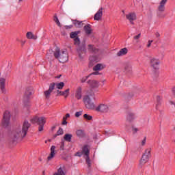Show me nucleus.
I'll return each mask as SVG.
<instances>
[{
	"label": "nucleus",
	"mask_w": 175,
	"mask_h": 175,
	"mask_svg": "<svg viewBox=\"0 0 175 175\" xmlns=\"http://www.w3.org/2000/svg\"><path fill=\"white\" fill-rule=\"evenodd\" d=\"M31 128V124L28 120H25L22 126L16 127L11 132L9 135L8 142L11 146H16L17 141L21 139H24L28 133V130Z\"/></svg>",
	"instance_id": "f257e3e1"
},
{
	"label": "nucleus",
	"mask_w": 175,
	"mask_h": 175,
	"mask_svg": "<svg viewBox=\"0 0 175 175\" xmlns=\"http://www.w3.org/2000/svg\"><path fill=\"white\" fill-rule=\"evenodd\" d=\"M79 33H80V31H72L70 33V39L74 40L75 46H78L77 51L79 54V57L83 58V56L81 55V52L83 51V53H85V51H87V49H85V41H83L81 43L80 38H79Z\"/></svg>",
	"instance_id": "f03ea898"
},
{
	"label": "nucleus",
	"mask_w": 175,
	"mask_h": 175,
	"mask_svg": "<svg viewBox=\"0 0 175 175\" xmlns=\"http://www.w3.org/2000/svg\"><path fill=\"white\" fill-rule=\"evenodd\" d=\"M53 55L55 58L62 64H65V62H68L69 59V57L68 56V52L66 51H61V49L58 47H57L53 52Z\"/></svg>",
	"instance_id": "7ed1b4c3"
},
{
	"label": "nucleus",
	"mask_w": 175,
	"mask_h": 175,
	"mask_svg": "<svg viewBox=\"0 0 175 175\" xmlns=\"http://www.w3.org/2000/svg\"><path fill=\"white\" fill-rule=\"evenodd\" d=\"M151 158V148H147L145 150L144 152L142 154L141 159L139 160V167L142 169Z\"/></svg>",
	"instance_id": "20e7f679"
},
{
	"label": "nucleus",
	"mask_w": 175,
	"mask_h": 175,
	"mask_svg": "<svg viewBox=\"0 0 175 175\" xmlns=\"http://www.w3.org/2000/svg\"><path fill=\"white\" fill-rule=\"evenodd\" d=\"M83 154L85 156V161L88 164V167H91V160L90 159V149H88V146L85 145L82 149V152H77V157H82Z\"/></svg>",
	"instance_id": "39448f33"
},
{
	"label": "nucleus",
	"mask_w": 175,
	"mask_h": 175,
	"mask_svg": "<svg viewBox=\"0 0 175 175\" xmlns=\"http://www.w3.org/2000/svg\"><path fill=\"white\" fill-rule=\"evenodd\" d=\"M31 122L32 124H38L39 125L38 131L39 132H42L43 131V128L44 126V124H46V118L45 117H38L31 119Z\"/></svg>",
	"instance_id": "423d86ee"
},
{
	"label": "nucleus",
	"mask_w": 175,
	"mask_h": 175,
	"mask_svg": "<svg viewBox=\"0 0 175 175\" xmlns=\"http://www.w3.org/2000/svg\"><path fill=\"white\" fill-rule=\"evenodd\" d=\"M10 122V111H5L3 113V120L1 122L2 129H3V128L5 129L8 128V126H9Z\"/></svg>",
	"instance_id": "0eeeda50"
},
{
	"label": "nucleus",
	"mask_w": 175,
	"mask_h": 175,
	"mask_svg": "<svg viewBox=\"0 0 175 175\" xmlns=\"http://www.w3.org/2000/svg\"><path fill=\"white\" fill-rule=\"evenodd\" d=\"M83 103L86 109H88V110H94L95 109V104L91 100L90 95H86L83 97Z\"/></svg>",
	"instance_id": "6e6552de"
},
{
	"label": "nucleus",
	"mask_w": 175,
	"mask_h": 175,
	"mask_svg": "<svg viewBox=\"0 0 175 175\" xmlns=\"http://www.w3.org/2000/svg\"><path fill=\"white\" fill-rule=\"evenodd\" d=\"M150 62L151 68L154 69V70H158V69H159V64H161V61H159V59L152 57L150 59Z\"/></svg>",
	"instance_id": "1a4fd4ad"
},
{
	"label": "nucleus",
	"mask_w": 175,
	"mask_h": 175,
	"mask_svg": "<svg viewBox=\"0 0 175 175\" xmlns=\"http://www.w3.org/2000/svg\"><path fill=\"white\" fill-rule=\"evenodd\" d=\"M96 111H100L101 113H107L109 111V105L105 104H100L96 108Z\"/></svg>",
	"instance_id": "9d476101"
},
{
	"label": "nucleus",
	"mask_w": 175,
	"mask_h": 175,
	"mask_svg": "<svg viewBox=\"0 0 175 175\" xmlns=\"http://www.w3.org/2000/svg\"><path fill=\"white\" fill-rule=\"evenodd\" d=\"M54 88H55V83H51L49 85V89L44 92L46 99L50 98V94L53 92Z\"/></svg>",
	"instance_id": "9b49d317"
},
{
	"label": "nucleus",
	"mask_w": 175,
	"mask_h": 175,
	"mask_svg": "<svg viewBox=\"0 0 175 175\" xmlns=\"http://www.w3.org/2000/svg\"><path fill=\"white\" fill-rule=\"evenodd\" d=\"M31 95H32V88H28L26 89V91L25 92V95L23 97L24 102H27V100H29Z\"/></svg>",
	"instance_id": "f8f14e48"
},
{
	"label": "nucleus",
	"mask_w": 175,
	"mask_h": 175,
	"mask_svg": "<svg viewBox=\"0 0 175 175\" xmlns=\"http://www.w3.org/2000/svg\"><path fill=\"white\" fill-rule=\"evenodd\" d=\"M103 16V8H100L98 12L95 14L94 19L96 21H99L102 18V16Z\"/></svg>",
	"instance_id": "ddd939ff"
},
{
	"label": "nucleus",
	"mask_w": 175,
	"mask_h": 175,
	"mask_svg": "<svg viewBox=\"0 0 175 175\" xmlns=\"http://www.w3.org/2000/svg\"><path fill=\"white\" fill-rule=\"evenodd\" d=\"M126 18L130 21L131 24H134L133 21L136 20V14L135 13H129L126 15Z\"/></svg>",
	"instance_id": "4468645a"
},
{
	"label": "nucleus",
	"mask_w": 175,
	"mask_h": 175,
	"mask_svg": "<svg viewBox=\"0 0 175 175\" xmlns=\"http://www.w3.org/2000/svg\"><path fill=\"white\" fill-rule=\"evenodd\" d=\"M88 51L90 53H92L93 54H96L99 52V49L98 48L95 47L93 44H88Z\"/></svg>",
	"instance_id": "2eb2a0df"
},
{
	"label": "nucleus",
	"mask_w": 175,
	"mask_h": 175,
	"mask_svg": "<svg viewBox=\"0 0 175 175\" xmlns=\"http://www.w3.org/2000/svg\"><path fill=\"white\" fill-rule=\"evenodd\" d=\"M83 97V93H82V89L81 87H78L76 92H75V98L78 100H80L81 98Z\"/></svg>",
	"instance_id": "dca6fc26"
},
{
	"label": "nucleus",
	"mask_w": 175,
	"mask_h": 175,
	"mask_svg": "<svg viewBox=\"0 0 175 175\" xmlns=\"http://www.w3.org/2000/svg\"><path fill=\"white\" fill-rule=\"evenodd\" d=\"M88 84L91 87V88H98L99 87V82L95 80L88 81Z\"/></svg>",
	"instance_id": "f3484780"
},
{
	"label": "nucleus",
	"mask_w": 175,
	"mask_h": 175,
	"mask_svg": "<svg viewBox=\"0 0 175 175\" xmlns=\"http://www.w3.org/2000/svg\"><path fill=\"white\" fill-rule=\"evenodd\" d=\"M6 83V79L5 78H0V89L3 94H5V84Z\"/></svg>",
	"instance_id": "a211bd4d"
},
{
	"label": "nucleus",
	"mask_w": 175,
	"mask_h": 175,
	"mask_svg": "<svg viewBox=\"0 0 175 175\" xmlns=\"http://www.w3.org/2000/svg\"><path fill=\"white\" fill-rule=\"evenodd\" d=\"M55 156V146H52L51 148V154L48 157V161H51L53 158Z\"/></svg>",
	"instance_id": "6ab92c4d"
},
{
	"label": "nucleus",
	"mask_w": 175,
	"mask_h": 175,
	"mask_svg": "<svg viewBox=\"0 0 175 175\" xmlns=\"http://www.w3.org/2000/svg\"><path fill=\"white\" fill-rule=\"evenodd\" d=\"M162 105V96H156V109L159 110V107Z\"/></svg>",
	"instance_id": "aec40b11"
},
{
	"label": "nucleus",
	"mask_w": 175,
	"mask_h": 175,
	"mask_svg": "<svg viewBox=\"0 0 175 175\" xmlns=\"http://www.w3.org/2000/svg\"><path fill=\"white\" fill-rule=\"evenodd\" d=\"M167 2V0H161L158 8L159 12H165V5H166Z\"/></svg>",
	"instance_id": "412c9836"
},
{
	"label": "nucleus",
	"mask_w": 175,
	"mask_h": 175,
	"mask_svg": "<svg viewBox=\"0 0 175 175\" xmlns=\"http://www.w3.org/2000/svg\"><path fill=\"white\" fill-rule=\"evenodd\" d=\"M72 22L74 24L75 27H76L77 28H82L83 25H84L83 21H80L78 20H72Z\"/></svg>",
	"instance_id": "4be33fe9"
},
{
	"label": "nucleus",
	"mask_w": 175,
	"mask_h": 175,
	"mask_svg": "<svg viewBox=\"0 0 175 175\" xmlns=\"http://www.w3.org/2000/svg\"><path fill=\"white\" fill-rule=\"evenodd\" d=\"M83 29L86 35H91L92 33V29H91V25L90 24L85 25Z\"/></svg>",
	"instance_id": "5701e85b"
},
{
	"label": "nucleus",
	"mask_w": 175,
	"mask_h": 175,
	"mask_svg": "<svg viewBox=\"0 0 175 175\" xmlns=\"http://www.w3.org/2000/svg\"><path fill=\"white\" fill-rule=\"evenodd\" d=\"M105 68H106V66H105L103 64H98L94 66L93 70L94 72H96L98 70H102L103 69H105Z\"/></svg>",
	"instance_id": "b1692460"
},
{
	"label": "nucleus",
	"mask_w": 175,
	"mask_h": 175,
	"mask_svg": "<svg viewBox=\"0 0 175 175\" xmlns=\"http://www.w3.org/2000/svg\"><path fill=\"white\" fill-rule=\"evenodd\" d=\"M126 54H128V49H126V48H123V49H120V51H118L117 53L118 57H121V56L125 55Z\"/></svg>",
	"instance_id": "393cba45"
},
{
	"label": "nucleus",
	"mask_w": 175,
	"mask_h": 175,
	"mask_svg": "<svg viewBox=\"0 0 175 175\" xmlns=\"http://www.w3.org/2000/svg\"><path fill=\"white\" fill-rule=\"evenodd\" d=\"M133 120H135V113L129 112L127 115L126 121L128 122H132Z\"/></svg>",
	"instance_id": "a878e982"
},
{
	"label": "nucleus",
	"mask_w": 175,
	"mask_h": 175,
	"mask_svg": "<svg viewBox=\"0 0 175 175\" xmlns=\"http://www.w3.org/2000/svg\"><path fill=\"white\" fill-rule=\"evenodd\" d=\"M72 137H73V135L69 133H66L64 136V140L66 142H68V143H70V142H72Z\"/></svg>",
	"instance_id": "bb28decb"
},
{
	"label": "nucleus",
	"mask_w": 175,
	"mask_h": 175,
	"mask_svg": "<svg viewBox=\"0 0 175 175\" xmlns=\"http://www.w3.org/2000/svg\"><path fill=\"white\" fill-rule=\"evenodd\" d=\"M26 36L27 39H33L34 40H36V39H38V36L33 35V33L31 31L27 32Z\"/></svg>",
	"instance_id": "cd10ccee"
},
{
	"label": "nucleus",
	"mask_w": 175,
	"mask_h": 175,
	"mask_svg": "<svg viewBox=\"0 0 175 175\" xmlns=\"http://www.w3.org/2000/svg\"><path fill=\"white\" fill-rule=\"evenodd\" d=\"M76 135L78 137H84L85 136V133H84V131L83 130H77Z\"/></svg>",
	"instance_id": "c85d7f7f"
},
{
	"label": "nucleus",
	"mask_w": 175,
	"mask_h": 175,
	"mask_svg": "<svg viewBox=\"0 0 175 175\" xmlns=\"http://www.w3.org/2000/svg\"><path fill=\"white\" fill-rule=\"evenodd\" d=\"M124 70L126 73H129L130 72H132V66L129 64H125Z\"/></svg>",
	"instance_id": "c756f323"
},
{
	"label": "nucleus",
	"mask_w": 175,
	"mask_h": 175,
	"mask_svg": "<svg viewBox=\"0 0 175 175\" xmlns=\"http://www.w3.org/2000/svg\"><path fill=\"white\" fill-rule=\"evenodd\" d=\"M59 95L61 96H64V98H68V96H69V89H67L64 92H59Z\"/></svg>",
	"instance_id": "7c9ffc66"
},
{
	"label": "nucleus",
	"mask_w": 175,
	"mask_h": 175,
	"mask_svg": "<svg viewBox=\"0 0 175 175\" xmlns=\"http://www.w3.org/2000/svg\"><path fill=\"white\" fill-rule=\"evenodd\" d=\"M55 85H56L58 90H62L65 86V83L64 82H60L59 83H55Z\"/></svg>",
	"instance_id": "2f4dec72"
},
{
	"label": "nucleus",
	"mask_w": 175,
	"mask_h": 175,
	"mask_svg": "<svg viewBox=\"0 0 175 175\" xmlns=\"http://www.w3.org/2000/svg\"><path fill=\"white\" fill-rule=\"evenodd\" d=\"M53 21H55V23H56L58 27H61V22H59V20L58 19V16H57V14H55Z\"/></svg>",
	"instance_id": "473e14b6"
},
{
	"label": "nucleus",
	"mask_w": 175,
	"mask_h": 175,
	"mask_svg": "<svg viewBox=\"0 0 175 175\" xmlns=\"http://www.w3.org/2000/svg\"><path fill=\"white\" fill-rule=\"evenodd\" d=\"M61 135H64V129L62 128L59 127V130L57 131V134L54 135V137H56L57 136H59Z\"/></svg>",
	"instance_id": "72a5a7b5"
},
{
	"label": "nucleus",
	"mask_w": 175,
	"mask_h": 175,
	"mask_svg": "<svg viewBox=\"0 0 175 175\" xmlns=\"http://www.w3.org/2000/svg\"><path fill=\"white\" fill-rule=\"evenodd\" d=\"M46 56L49 59H51V57H53V49H49L47 51Z\"/></svg>",
	"instance_id": "f704fd0d"
},
{
	"label": "nucleus",
	"mask_w": 175,
	"mask_h": 175,
	"mask_svg": "<svg viewBox=\"0 0 175 175\" xmlns=\"http://www.w3.org/2000/svg\"><path fill=\"white\" fill-rule=\"evenodd\" d=\"M83 118H85V120H88V121H91V120H92V116L85 113L83 115Z\"/></svg>",
	"instance_id": "c9c22d12"
},
{
	"label": "nucleus",
	"mask_w": 175,
	"mask_h": 175,
	"mask_svg": "<svg viewBox=\"0 0 175 175\" xmlns=\"http://www.w3.org/2000/svg\"><path fill=\"white\" fill-rule=\"evenodd\" d=\"M90 75L86 76V77H83L81 79V83H85V81H87V80H88V79L90 78Z\"/></svg>",
	"instance_id": "e433bc0d"
},
{
	"label": "nucleus",
	"mask_w": 175,
	"mask_h": 175,
	"mask_svg": "<svg viewBox=\"0 0 175 175\" xmlns=\"http://www.w3.org/2000/svg\"><path fill=\"white\" fill-rule=\"evenodd\" d=\"M57 174H59V175H65V172H64V170H62V167L58 169Z\"/></svg>",
	"instance_id": "4c0bfd02"
},
{
	"label": "nucleus",
	"mask_w": 175,
	"mask_h": 175,
	"mask_svg": "<svg viewBox=\"0 0 175 175\" xmlns=\"http://www.w3.org/2000/svg\"><path fill=\"white\" fill-rule=\"evenodd\" d=\"M141 37H142V33H139L138 35L135 36L133 37V40H139V38H141Z\"/></svg>",
	"instance_id": "58836bf2"
},
{
	"label": "nucleus",
	"mask_w": 175,
	"mask_h": 175,
	"mask_svg": "<svg viewBox=\"0 0 175 175\" xmlns=\"http://www.w3.org/2000/svg\"><path fill=\"white\" fill-rule=\"evenodd\" d=\"M83 114V111H79L75 113V117L79 118Z\"/></svg>",
	"instance_id": "ea45409f"
},
{
	"label": "nucleus",
	"mask_w": 175,
	"mask_h": 175,
	"mask_svg": "<svg viewBox=\"0 0 175 175\" xmlns=\"http://www.w3.org/2000/svg\"><path fill=\"white\" fill-rule=\"evenodd\" d=\"M65 28H66V29H71V28H73V25H66Z\"/></svg>",
	"instance_id": "a19ab883"
},
{
	"label": "nucleus",
	"mask_w": 175,
	"mask_h": 175,
	"mask_svg": "<svg viewBox=\"0 0 175 175\" xmlns=\"http://www.w3.org/2000/svg\"><path fill=\"white\" fill-rule=\"evenodd\" d=\"M65 147V143L64 142H61L60 149L64 150V148Z\"/></svg>",
	"instance_id": "79ce46f5"
},
{
	"label": "nucleus",
	"mask_w": 175,
	"mask_h": 175,
	"mask_svg": "<svg viewBox=\"0 0 175 175\" xmlns=\"http://www.w3.org/2000/svg\"><path fill=\"white\" fill-rule=\"evenodd\" d=\"M146 137H144V139L142 142V146H145L146 145Z\"/></svg>",
	"instance_id": "37998d69"
},
{
	"label": "nucleus",
	"mask_w": 175,
	"mask_h": 175,
	"mask_svg": "<svg viewBox=\"0 0 175 175\" xmlns=\"http://www.w3.org/2000/svg\"><path fill=\"white\" fill-rule=\"evenodd\" d=\"M158 17H159L160 18H165V14L159 13Z\"/></svg>",
	"instance_id": "c03bdc74"
},
{
	"label": "nucleus",
	"mask_w": 175,
	"mask_h": 175,
	"mask_svg": "<svg viewBox=\"0 0 175 175\" xmlns=\"http://www.w3.org/2000/svg\"><path fill=\"white\" fill-rule=\"evenodd\" d=\"M92 75H99V72H98V71H95V72H94L93 73H91L90 75H89L90 76H92Z\"/></svg>",
	"instance_id": "a18cd8bd"
},
{
	"label": "nucleus",
	"mask_w": 175,
	"mask_h": 175,
	"mask_svg": "<svg viewBox=\"0 0 175 175\" xmlns=\"http://www.w3.org/2000/svg\"><path fill=\"white\" fill-rule=\"evenodd\" d=\"M69 117H70V114L69 113H66V117H64V120H68V118H69Z\"/></svg>",
	"instance_id": "49530a36"
},
{
	"label": "nucleus",
	"mask_w": 175,
	"mask_h": 175,
	"mask_svg": "<svg viewBox=\"0 0 175 175\" xmlns=\"http://www.w3.org/2000/svg\"><path fill=\"white\" fill-rule=\"evenodd\" d=\"M62 124V125H66L68 124L66 119H64V118H63V122Z\"/></svg>",
	"instance_id": "de8ad7c7"
},
{
	"label": "nucleus",
	"mask_w": 175,
	"mask_h": 175,
	"mask_svg": "<svg viewBox=\"0 0 175 175\" xmlns=\"http://www.w3.org/2000/svg\"><path fill=\"white\" fill-rule=\"evenodd\" d=\"M152 42H153L152 40H148L147 47H150L151 43H152Z\"/></svg>",
	"instance_id": "09e8293b"
},
{
	"label": "nucleus",
	"mask_w": 175,
	"mask_h": 175,
	"mask_svg": "<svg viewBox=\"0 0 175 175\" xmlns=\"http://www.w3.org/2000/svg\"><path fill=\"white\" fill-rule=\"evenodd\" d=\"M172 95L175 96V86H174L172 89Z\"/></svg>",
	"instance_id": "8fccbe9b"
},
{
	"label": "nucleus",
	"mask_w": 175,
	"mask_h": 175,
	"mask_svg": "<svg viewBox=\"0 0 175 175\" xmlns=\"http://www.w3.org/2000/svg\"><path fill=\"white\" fill-rule=\"evenodd\" d=\"M137 131H139V130L137 129V128H133V133H136V132H137Z\"/></svg>",
	"instance_id": "3c124183"
},
{
	"label": "nucleus",
	"mask_w": 175,
	"mask_h": 175,
	"mask_svg": "<svg viewBox=\"0 0 175 175\" xmlns=\"http://www.w3.org/2000/svg\"><path fill=\"white\" fill-rule=\"evenodd\" d=\"M155 36H156L157 38H159V36H161V34H159V32H157V33H155Z\"/></svg>",
	"instance_id": "603ef678"
},
{
	"label": "nucleus",
	"mask_w": 175,
	"mask_h": 175,
	"mask_svg": "<svg viewBox=\"0 0 175 175\" xmlns=\"http://www.w3.org/2000/svg\"><path fill=\"white\" fill-rule=\"evenodd\" d=\"M57 95H59V92H62V91L57 90Z\"/></svg>",
	"instance_id": "864d4df0"
},
{
	"label": "nucleus",
	"mask_w": 175,
	"mask_h": 175,
	"mask_svg": "<svg viewBox=\"0 0 175 175\" xmlns=\"http://www.w3.org/2000/svg\"><path fill=\"white\" fill-rule=\"evenodd\" d=\"M25 44V41L22 42V44Z\"/></svg>",
	"instance_id": "5fc2aeb1"
},
{
	"label": "nucleus",
	"mask_w": 175,
	"mask_h": 175,
	"mask_svg": "<svg viewBox=\"0 0 175 175\" xmlns=\"http://www.w3.org/2000/svg\"><path fill=\"white\" fill-rule=\"evenodd\" d=\"M59 77H61V75H59V77H57V79H59Z\"/></svg>",
	"instance_id": "6e6d98bb"
},
{
	"label": "nucleus",
	"mask_w": 175,
	"mask_h": 175,
	"mask_svg": "<svg viewBox=\"0 0 175 175\" xmlns=\"http://www.w3.org/2000/svg\"><path fill=\"white\" fill-rule=\"evenodd\" d=\"M23 1V0H19V2H22Z\"/></svg>",
	"instance_id": "4d7b16f0"
},
{
	"label": "nucleus",
	"mask_w": 175,
	"mask_h": 175,
	"mask_svg": "<svg viewBox=\"0 0 175 175\" xmlns=\"http://www.w3.org/2000/svg\"><path fill=\"white\" fill-rule=\"evenodd\" d=\"M122 13H125V11L123 10V11H122Z\"/></svg>",
	"instance_id": "13d9d810"
},
{
	"label": "nucleus",
	"mask_w": 175,
	"mask_h": 175,
	"mask_svg": "<svg viewBox=\"0 0 175 175\" xmlns=\"http://www.w3.org/2000/svg\"><path fill=\"white\" fill-rule=\"evenodd\" d=\"M93 99H95V97H94V96H93Z\"/></svg>",
	"instance_id": "bf43d9fd"
}]
</instances>
